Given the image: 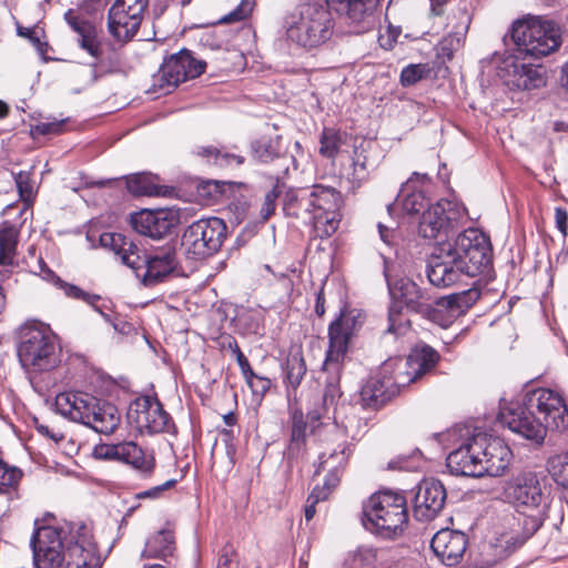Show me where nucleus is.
<instances>
[{
	"label": "nucleus",
	"instance_id": "1",
	"mask_svg": "<svg viewBox=\"0 0 568 568\" xmlns=\"http://www.w3.org/2000/svg\"><path fill=\"white\" fill-rule=\"evenodd\" d=\"M426 275L433 286L448 287L463 275L495 278L490 239L478 229L460 232L454 242H439L427 258Z\"/></svg>",
	"mask_w": 568,
	"mask_h": 568
},
{
	"label": "nucleus",
	"instance_id": "2",
	"mask_svg": "<svg viewBox=\"0 0 568 568\" xmlns=\"http://www.w3.org/2000/svg\"><path fill=\"white\" fill-rule=\"evenodd\" d=\"M30 538L34 568H95L99 558L85 524L71 525L69 535L52 526H38Z\"/></svg>",
	"mask_w": 568,
	"mask_h": 568
},
{
	"label": "nucleus",
	"instance_id": "3",
	"mask_svg": "<svg viewBox=\"0 0 568 568\" xmlns=\"http://www.w3.org/2000/svg\"><path fill=\"white\" fill-rule=\"evenodd\" d=\"M499 425L540 446L548 428L566 429L568 409L558 393L537 388L526 394L523 405L503 406L499 403Z\"/></svg>",
	"mask_w": 568,
	"mask_h": 568
},
{
	"label": "nucleus",
	"instance_id": "4",
	"mask_svg": "<svg viewBox=\"0 0 568 568\" xmlns=\"http://www.w3.org/2000/svg\"><path fill=\"white\" fill-rule=\"evenodd\" d=\"M364 320L365 316L359 310L349 308L345 304L328 325V346L322 365V371L327 374L322 398L323 407L329 405L347 407L345 404H338L343 396L341 377L351 341L357 335L364 324Z\"/></svg>",
	"mask_w": 568,
	"mask_h": 568
},
{
	"label": "nucleus",
	"instance_id": "5",
	"mask_svg": "<svg viewBox=\"0 0 568 568\" xmlns=\"http://www.w3.org/2000/svg\"><path fill=\"white\" fill-rule=\"evenodd\" d=\"M452 448L446 457V466L452 475L480 477L487 471L485 462L493 454L488 452L489 438L486 433L477 432L466 425H457L443 435Z\"/></svg>",
	"mask_w": 568,
	"mask_h": 568
},
{
	"label": "nucleus",
	"instance_id": "6",
	"mask_svg": "<svg viewBox=\"0 0 568 568\" xmlns=\"http://www.w3.org/2000/svg\"><path fill=\"white\" fill-rule=\"evenodd\" d=\"M332 12L326 1L300 3L283 19L286 39L307 50L325 44L334 34Z\"/></svg>",
	"mask_w": 568,
	"mask_h": 568
},
{
	"label": "nucleus",
	"instance_id": "7",
	"mask_svg": "<svg viewBox=\"0 0 568 568\" xmlns=\"http://www.w3.org/2000/svg\"><path fill=\"white\" fill-rule=\"evenodd\" d=\"M407 523V501L402 494L381 490L363 504L362 525L378 538L393 540L402 536Z\"/></svg>",
	"mask_w": 568,
	"mask_h": 568
},
{
	"label": "nucleus",
	"instance_id": "8",
	"mask_svg": "<svg viewBox=\"0 0 568 568\" xmlns=\"http://www.w3.org/2000/svg\"><path fill=\"white\" fill-rule=\"evenodd\" d=\"M17 356L26 372L44 373L60 366L62 348L49 328L24 324L19 328Z\"/></svg>",
	"mask_w": 568,
	"mask_h": 568
},
{
	"label": "nucleus",
	"instance_id": "9",
	"mask_svg": "<svg viewBox=\"0 0 568 568\" xmlns=\"http://www.w3.org/2000/svg\"><path fill=\"white\" fill-rule=\"evenodd\" d=\"M510 37L519 53L535 59L557 51L562 42L560 29L556 23L535 17L515 21Z\"/></svg>",
	"mask_w": 568,
	"mask_h": 568
},
{
	"label": "nucleus",
	"instance_id": "10",
	"mask_svg": "<svg viewBox=\"0 0 568 568\" xmlns=\"http://www.w3.org/2000/svg\"><path fill=\"white\" fill-rule=\"evenodd\" d=\"M503 499L517 509L515 517L519 519H534L538 516L542 525L547 517L549 498L532 473H519L505 480Z\"/></svg>",
	"mask_w": 568,
	"mask_h": 568
},
{
	"label": "nucleus",
	"instance_id": "11",
	"mask_svg": "<svg viewBox=\"0 0 568 568\" xmlns=\"http://www.w3.org/2000/svg\"><path fill=\"white\" fill-rule=\"evenodd\" d=\"M227 237V225L217 216L202 217L187 225L181 235V250L187 260L203 261L216 254Z\"/></svg>",
	"mask_w": 568,
	"mask_h": 568
},
{
	"label": "nucleus",
	"instance_id": "12",
	"mask_svg": "<svg viewBox=\"0 0 568 568\" xmlns=\"http://www.w3.org/2000/svg\"><path fill=\"white\" fill-rule=\"evenodd\" d=\"M125 260L130 261L128 256ZM179 267L176 242L173 240L149 253L140 248L138 255L131 258V268L148 287L164 282Z\"/></svg>",
	"mask_w": 568,
	"mask_h": 568
},
{
	"label": "nucleus",
	"instance_id": "13",
	"mask_svg": "<svg viewBox=\"0 0 568 568\" xmlns=\"http://www.w3.org/2000/svg\"><path fill=\"white\" fill-rule=\"evenodd\" d=\"M205 69L204 60L196 59L191 50L182 48L163 59L159 72L153 77V87L162 94H170L181 83L202 75Z\"/></svg>",
	"mask_w": 568,
	"mask_h": 568
},
{
	"label": "nucleus",
	"instance_id": "14",
	"mask_svg": "<svg viewBox=\"0 0 568 568\" xmlns=\"http://www.w3.org/2000/svg\"><path fill=\"white\" fill-rule=\"evenodd\" d=\"M128 422L140 434H178L171 415L156 396H140L133 399L126 413Z\"/></svg>",
	"mask_w": 568,
	"mask_h": 568
},
{
	"label": "nucleus",
	"instance_id": "15",
	"mask_svg": "<svg viewBox=\"0 0 568 568\" xmlns=\"http://www.w3.org/2000/svg\"><path fill=\"white\" fill-rule=\"evenodd\" d=\"M310 195L315 217L314 234L320 239L331 237L339 227L343 195L335 187L323 184L310 186Z\"/></svg>",
	"mask_w": 568,
	"mask_h": 568
},
{
	"label": "nucleus",
	"instance_id": "16",
	"mask_svg": "<svg viewBox=\"0 0 568 568\" xmlns=\"http://www.w3.org/2000/svg\"><path fill=\"white\" fill-rule=\"evenodd\" d=\"M351 34H364L378 23L383 0H326Z\"/></svg>",
	"mask_w": 568,
	"mask_h": 568
},
{
	"label": "nucleus",
	"instance_id": "17",
	"mask_svg": "<svg viewBox=\"0 0 568 568\" xmlns=\"http://www.w3.org/2000/svg\"><path fill=\"white\" fill-rule=\"evenodd\" d=\"M463 217L464 211L457 204L448 200H440L422 213L418 234L424 239L438 240L437 244L448 242V236L456 232Z\"/></svg>",
	"mask_w": 568,
	"mask_h": 568
},
{
	"label": "nucleus",
	"instance_id": "18",
	"mask_svg": "<svg viewBox=\"0 0 568 568\" xmlns=\"http://www.w3.org/2000/svg\"><path fill=\"white\" fill-rule=\"evenodd\" d=\"M385 364L377 373L371 375L358 392V404L365 410H378L399 393L400 386H406L402 373L394 368L393 374Z\"/></svg>",
	"mask_w": 568,
	"mask_h": 568
},
{
	"label": "nucleus",
	"instance_id": "19",
	"mask_svg": "<svg viewBox=\"0 0 568 568\" xmlns=\"http://www.w3.org/2000/svg\"><path fill=\"white\" fill-rule=\"evenodd\" d=\"M499 81L510 91H531L547 84L546 69L540 64L525 63L517 54L499 59Z\"/></svg>",
	"mask_w": 568,
	"mask_h": 568
},
{
	"label": "nucleus",
	"instance_id": "20",
	"mask_svg": "<svg viewBox=\"0 0 568 568\" xmlns=\"http://www.w3.org/2000/svg\"><path fill=\"white\" fill-rule=\"evenodd\" d=\"M93 456L97 459L128 465L144 478L151 477L156 466L154 454L146 453L132 440L98 444L93 448Z\"/></svg>",
	"mask_w": 568,
	"mask_h": 568
},
{
	"label": "nucleus",
	"instance_id": "21",
	"mask_svg": "<svg viewBox=\"0 0 568 568\" xmlns=\"http://www.w3.org/2000/svg\"><path fill=\"white\" fill-rule=\"evenodd\" d=\"M180 221V211L174 207L142 209L130 214L131 227L140 235L153 240H161L173 233Z\"/></svg>",
	"mask_w": 568,
	"mask_h": 568
},
{
	"label": "nucleus",
	"instance_id": "22",
	"mask_svg": "<svg viewBox=\"0 0 568 568\" xmlns=\"http://www.w3.org/2000/svg\"><path fill=\"white\" fill-rule=\"evenodd\" d=\"M480 292L473 286L459 293H452L435 300L430 305L428 320L439 326L449 327L459 316L464 315L479 298Z\"/></svg>",
	"mask_w": 568,
	"mask_h": 568
},
{
	"label": "nucleus",
	"instance_id": "23",
	"mask_svg": "<svg viewBox=\"0 0 568 568\" xmlns=\"http://www.w3.org/2000/svg\"><path fill=\"white\" fill-rule=\"evenodd\" d=\"M447 491L444 484L434 477L424 478L416 487L413 515L418 521H430L444 509Z\"/></svg>",
	"mask_w": 568,
	"mask_h": 568
},
{
	"label": "nucleus",
	"instance_id": "24",
	"mask_svg": "<svg viewBox=\"0 0 568 568\" xmlns=\"http://www.w3.org/2000/svg\"><path fill=\"white\" fill-rule=\"evenodd\" d=\"M384 274L392 297V302H398L409 312L422 315L428 320L430 311V295L409 277H400L395 282L388 278L386 268Z\"/></svg>",
	"mask_w": 568,
	"mask_h": 568
},
{
	"label": "nucleus",
	"instance_id": "25",
	"mask_svg": "<svg viewBox=\"0 0 568 568\" xmlns=\"http://www.w3.org/2000/svg\"><path fill=\"white\" fill-rule=\"evenodd\" d=\"M541 527L540 517L519 519L515 515L503 518V531L499 534V559H504L520 548Z\"/></svg>",
	"mask_w": 568,
	"mask_h": 568
},
{
	"label": "nucleus",
	"instance_id": "26",
	"mask_svg": "<svg viewBox=\"0 0 568 568\" xmlns=\"http://www.w3.org/2000/svg\"><path fill=\"white\" fill-rule=\"evenodd\" d=\"M250 155L253 161L260 164L280 163L281 172L286 174L291 163L296 160L288 151L281 134H263L250 142Z\"/></svg>",
	"mask_w": 568,
	"mask_h": 568
},
{
	"label": "nucleus",
	"instance_id": "27",
	"mask_svg": "<svg viewBox=\"0 0 568 568\" xmlns=\"http://www.w3.org/2000/svg\"><path fill=\"white\" fill-rule=\"evenodd\" d=\"M467 547V535L448 528L437 531L430 540L432 550L447 567L457 566L462 561Z\"/></svg>",
	"mask_w": 568,
	"mask_h": 568
},
{
	"label": "nucleus",
	"instance_id": "28",
	"mask_svg": "<svg viewBox=\"0 0 568 568\" xmlns=\"http://www.w3.org/2000/svg\"><path fill=\"white\" fill-rule=\"evenodd\" d=\"M440 358L439 353L429 345L415 347L408 356L394 362L397 373H402L406 385L432 371Z\"/></svg>",
	"mask_w": 568,
	"mask_h": 568
},
{
	"label": "nucleus",
	"instance_id": "29",
	"mask_svg": "<svg viewBox=\"0 0 568 568\" xmlns=\"http://www.w3.org/2000/svg\"><path fill=\"white\" fill-rule=\"evenodd\" d=\"M470 22L471 17L467 9H459V23L435 48L436 59L434 61H436V69L439 70V73L448 71L446 63L452 61L455 52L464 45Z\"/></svg>",
	"mask_w": 568,
	"mask_h": 568
},
{
	"label": "nucleus",
	"instance_id": "30",
	"mask_svg": "<svg viewBox=\"0 0 568 568\" xmlns=\"http://www.w3.org/2000/svg\"><path fill=\"white\" fill-rule=\"evenodd\" d=\"M85 413L89 418H83L82 424L100 434H112L121 422L119 409L113 403L94 396L89 398Z\"/></svg>",
	"mask_w": 568,
	"mask_h": 568
},
{
	"label": "nucleus",
	"instance_id": "31",
	"mask_svg": "<svg viewBox=\"0 0 568 568\" xmlns=\"http://www.w3.org/2000/svg\"><path fill=\"white\" fill-rule=\"evenodd\" d=\"M281 377L287 396L296 394L307 374V364L302 345H292L286 356L281 361Z\"/></svg>",
	"mask_w": 568,
	"mask_h": 568
},
{
	"label": "nucleus",
	"instance_id": "32",
	"mask_svg": "<svg viewBox=\"0 0 568 568\" xmlns=\"http://www.w3.org/2000/svg\"><path fill=\"white\" fill-rule=\"evenodd\" d=\"M310 186L290 187L282 199V211L286 217L302 221L314 229Z\"/></svg>",
	"mask_w": 568,
	"mask_h": 568
},
{
	"label": "nucleus",
	"instance_id": "33",
	"mask_svg": "<svg viewBox=\"0 0 568 568\" xmlns=\"http://www.w3.org/2000/svg\"><path fill=\"white\" fill-rule=\"evenodd\" d=\"M142 20L143 14L133 16L131 9L112 4L108 13V30L115 40L129 42L138 33Z\"/></svg>",
	"mask_w": 568,
	"mask_h": 568
},
{
	"label": "nucleus",
	"instance_id": "34",
	"mask_svg": "<svg viewBox=\"0 0 568 568\" xmlns=\"http://www.w3.org/2000/svg\"><path fill=\"white\" fill-rule=\"evenodd\" d=\"M307 429L303 410L293 409L290 415V437L284 450V456L290 464L306 455Z\"/></svg>",
	"mask_w": 568,
	"mask_h": 568
},
{
	"label": "nucleus",
	"instance_id": "35",
	"mask_svg": "<svg viewBox=\"0 0 568 568\" xmlns=\"http://www.w3.org/2000/svg\"><path fill=\"white\" fill-rule=\"evenodd\" d=\"M64 20L71 30L78 34V45L88 54L97 52V42L101 39L95 23L77 13L73 9H69L64 13Z\"/></svg>",
	"mask_w": 568,
	"mask_h": 568
},
{
	"label": "nucleus",
	"instance_id": "36",
	"mask_svg": "<svg viewBox=\"0 0 568 568\" xmlns=\"http://www.w3.org/2000/svg\"><path fill=\"white\" fill-rule=\"evenodd\" d=\"M95 51L93 54H90L94 58V62L91 63L94 80L121 71V53L112 42L108 41L104 43L102 40H99Z\"/></svg>",
	"mask_w": 568,
	"mask_h": 568
},
{
	"label": "nucleus",
	"instance_id": "37",
	"mask_svg": "<svg viewBox=\"0 0 568 568\" xmlns=\"http://www.w3.org/2000/svg\"><path fill=\"white\" fill-rule=\"evenodd\" d=\"M129 193L134 196H165L170 194V187L160 185L158 174L151 172H138L124 176Z\"/></svg>",
	"mask_w": 568,
	"mask_h": 568
},
{
	"label": "nucleus",
	"instance_id": "38",
	"mask_svg": "<svg viewBox=\"0 0 568 568\" xmlns=\"http://www.w3.org/2000/svg\"><path fill=\"white\" fill-rule=\"evenodd\" d=\"M89 398L91 396L88 394L60 393L55 397V409L61 416L82 424L83 418H89L85 413Z\"/></svg>",
	"mask_w": 568,
	"mask_h": 568
},
{
	"label": "nucleus",
	"instance_id": "39",
	"mask_svg": "<svg viewBox=\"0 0 568 568\" xmlns=\"http://www.w3.org/2000/svg\"><path fill=\"white\" fill-rule=\"evenodd\" d=\"M241 187L246 189V183L221 180H200L196 184V193L204 203L214 204L224 201L225 195H232L235 189Z\"/></svg>",
	"mask_w": 568,
	"mask_h": 568
},
{
	"label": "nucleus",
	"instance_id": "40",
	"mask_svg": "<svg viewBox=\"0 0 568 568\" xmlns=\"http://www.w3.org/2000/svg\"><path fill=\"white\" fill-rule=\"evenodd\" d=\"M352 454L353 449L349 444L344 443L339 446V452H336L334 455V458H337V464L331 465L324 478L323 485H317L314 487L320 488V495H325V498L328 499L331 494L338 487Z\"/></svg>",
	"mask_w": 568,
	"mask_h": 568
},
{
	"label": "nucleus",
	"instance_id": "41",
	"mask_svg": "<svg viewBox=\"0 0 568 568\" xmlns=\"http://www.w3.org/2000/svg\"><path fill=\"white\" fill-rule=\"evenodd\" d=\"M100 245L105 248H110L116 255L121 257L123 264L131 268V261H126L128 256L130 260L138 255L140 247L126 235L116 232H105L100 235Z\"/></svg>",
	"mask_w": 568,
	"mask_h": 568
},
{
	"label": "nucleus",
	"instance_id": "42",
	"mask_svg": "<svg viewBox=\"0 0 568 568\" xmlns=\"http://www.w3.org/2000/svg\"><path fill=\"white\" fill-rule=\"evenodd\" d=\"M175 550L174 531L163 528L148 538L142 555L146 558H166Z\"/></svg>",
	"mask_w": 568,
	"mask_h": 568
},
{
	"label": "nucleus",
	"instance_id": "43",
	"mask_svg": "<svg viewBox=\"0 0 568 568\" xmlns=\"http://www.w3.org/2000/svg\"><path fill=\"white\" fill-rule=\"evenodd\" d=\"M19 230L4 221L0 225V266H13L18 253Z\"/></svg>",
	"mask_w": 568,
	"mask_h": 568
},
{
	"label": "nucleus",
	"instance_id": "44",
	"mask_svg": "<svg viewBox=\"0 0 568 568\" xmlns=\"http://www.w3.org/2000/svg\"><path fill=\"white\" fill-rule=\"evenodd\" d=\"M235 347V351L237 354V364L240 366L241 373L247 384V386L251 388L254 396H258L260 398H263L265 394L270 390L272 386V381L268 377L261 376L256 374L253 368L251 367V364L246 356L243 354L241 348H237L236 345H233V348Z\"/></svg>",
	"mask_w": 568,
	"mask_h": 568
},
{
	"label": "nucleus",
	"instance_id": "45",
	"mask_svg": "<svg viewBox=\"0 0 568 568\" xmlns=\"http://www.w3.org/2000/svg\"><path fill=\"white\" fill-rule=\"evenodd\" d=\"M237 333L245 335H258L264 328L263 315L260 311L241 306L232 318Z\"/></svg>",
	"mask_w": 568,
	"mask_h": 568
},
{
	"label": "nucleus",
	"instance_id": "46",
	"mask_svg": "<svg viewBox=\"0 0 568 568\" xmlns=\"http://www.w3.org/2000/svg\"><path fill=\"white\" fill-rule=\"evenodd\" d=\"M23 477V471L9 465L0 455V494L7 495L10 500L19 498V485Z\"/></svg>",
	"mask_w": 568,
	"mask_h": 568
},
{
	"label": "nucleus",
	"instance_id": "47",
	"mask_svg": "<svg viewBox=\"0 0 568 568\" xmlns=\"http://www.w3.org/2000/svg\"><path fill=\"white\" fill-rule=\"evenodd\" d=\"M439 70L436 69V61L426 63H412L403 68L399 75V83L403 88H409L424 79L438 77Z\"/></svg>",
	"mask_w": 568,
	"mask_h": 568
},
{
	"label": "nucleus",
	"instance_id": "48",
	"mask_svg": "<svg viewBox=\"0 0 568 568\" xmlns=\"http://www.w3.org/2000/svg\"><path fill=\"white\" fill-rule=\"evenodd\" d=\"M195 154L205 159L207 164L217 168L230 166L232 162H235L236 165H242L245 162L243 155L230 153L213 145L199 146Z\"/></svg>",
	"mask_w": 568,
	"mask_h": 568
},
{
	"label": "nucleus",
	"instance_id": "49",
	"mask_svg": "<svg viewBox=\"0 0 568 568\" xmlns=\"http://www.w3.org/2000/svg\"><path fill=\"white\" fill-rule=\"evenodd\" d=\"M344 138H346L345 133L324 128L320 138V154L327 159H335L344 142Z\"/></svg>",
	"mask_w": 568,
	"mask_h": 568
},
{
	"label": "nucleus",
	"instance_id": "50",
	"mask_svg": "<svg viewBox=\"0 0 568 568\" xmlns=\"http://www.w3.org/2000/svg\"><path fill=\"white\" fill-rule=\"evenodd\" d=\"M403 305L392 302L388 307V326L386 332L395 336L405 335L410 328V321L404 316Z\"/></svg>",
	"mask_w": 568,
	"mask_h": 568
},
{
	"label": "nucleus",
	"instance_id": "51",
	"mask_svg": "<svg viewBox=\"0 0 568 568\" xmlns=\"http://www.w3.org/2000/svg\"><path fill=\"white\" fill-rule=\"evenodd\" d=\"M49 276L55 278L54 286L62 290L65 294V296L73 298V300H80L89 305H93L94 302L101 301V296L98 294H92L89 292L83 291L81 287L68 283L63 281L60 276H58L55 273H49Z\"/></svg>",
	"mask_w": 568,
	"mask_h": 568
},
{
	"label": "nucleus",
	"instance_id": "52",
	"mask_svg": "<svg viewBox=\"0 0 568 568\" xmlns=\"http://www.w3.org/2000/svg\"><path fill=\"white\" fill-rule=\"evenodd\" d=\"M17 34L21 38L28 39L36 48L38 53L42 57L45 55L50 48L47 41H42V38H44L45 36V32L42 28H39L37 26L26 28L17 23Z\"/></svg>",
	"mask_w": 568,
	"mask_h": 568
},
{
	"label": "nucleus",
	"instance_id": "53",
	"mask_svg": "<svg viewBox=\"0 0 568 568\" xmlns=\"http://www.w3.org/2000/svg\"><path fill=\"white\" fill-rule=\"evenodd\" d=\"M369 145L367 142H362L359 145L354 146L353 168L354 175L358 178H363L374 166V162L371 161L367 154Z\"/></svg>",
	"mask_w": 568,
	"mask_h": 568
},
{
	"label": "nucleus",
	"instance_id": "54",
	"mask_svg": "<svg viewBox=\"0 0 568 568\" xmlns=\"http://www.w3.org/2000/svg\"><path fill=\"white\" fill-rule=\"evenodd\" d=\"M497 564V549L493 542H483L474 559L475 568H493Z\"/></svg>",
	"mask_w": 568,
	"mask_h": 568
},
{
	"label": "nucleus",
	"instance_id": "55",
	"mask_svg": "<svg viewBox=\"0 0 568 568\" xmlns=\"http://www.w3.org/2000/svg\"><path fill=\"white\" fill-rule=\"evenodd\" d=\"M19 192V196L23 202L34 199L32 173L30 171H19L13 175Z\"/></svg>",
	"mask_w": 568,
	"mask_h": 568
},
{
	"label": "nucleus",
	"instance_id": "56",
	"mask_svg": "<svg viewBox=\"0 0 568 568\" xmlns=\"http://www.w3.org/2000/svg\"><path fill=\"white\" fill-rule=\"evenodd\" d=\"M251 186L246 184V189H235L231 195H225L224 200L230 201V204L234 206V210L239 214H244L251 204Z\"/></svg>",
	"mask_w": 568,
	"mask_h": 568
},
{
	"label": "nucleus",
	"instance_id": "57",
	"mask_svg": "<svg viewBox=\"0 0 568 568\" xmlns=\"http://www.w3.org/2000/svg\"><path fill=\"white\" fill-rule=\"evenodd\" d=\"M422 458V452L416 449L410 455H399L390 459L387 464V468L390 470H414L418 467L416 462Z\"/></svg>",
	"mask_w": 568,
	"mask_h": 568
},
{
	"label": "nucleus",
	"instance_id": "58",
	"mask_svg": "<svg viewBox=\"0 0 568 568\" xmlns=\"http://www.w3.org/2000/svg\"><path fill=\"white\" fill-rule=\"evenodd\" d=\"M378 549L368 546H359L354 554V561L359 568H376Z\"/></svg>",
	"mask_w": 568,
	"mask_h": 568
},
{
	"label": "nucleus",
	"instance_id": "59",
	"mask_svg": "<svg viewBox=\"0 0 568 568\" xmlns=\"http://www.w3.org/2000/svg\"><path fill=\"white\" fill-rule=\"evenodd\" d=\"M253 10V2L250 0H242L235 9H233L227 14L223 16L217 23L219 24H227L233 22H240L245 20Z\"/></svg>",
	"mask_w": 568,
	"mask_h": 568
},
{
	"label": "nucleus",
	"instance_id": "60",
	"mask_svg": "<svg viewBox=\"0 0 568 568\" xmlns=\"http://www.w3.org/2000/svg\"><path fill=\"white\" fill-rule=\"evenodd\" d=\"M216 568H240L239 552L232 542H226L221 548Z\"/></svg>",
	"mask_w": 568,
	"mask_h": 568
},
{
	"label": "nucleus",
	"instance_id": "61",
	"mask_svg": "<svg viewBox=\"0 0 568 568\" xmlns=\"http://www.w3.org/2000/svg\"><path fill=\"white\" fill-rule=\"evenodd\" d=\"M281 194L280 185L276 183L264 196L260 214L262 220L267 221L275 212L276 200Z\"/></svg>",
	"mask_w": 568,
	"mask_h": 568
},
{
	"label": "nucleus",
	"instance_id": "62",
	"mask_svg": "<svg viewBox=\"0 0 568 568\" xmlns=\"http://www.w3.org/2000/svg\"><path fill=\"white\" fill-rule=\"evenodd\" d=\"M113 329L122 336H136L138 328L135 325L126 320V317L120 313H114L112 321L110 322Z\"/></svg>",
	"mask_w": 568,
	"mask_h": 568
},
{
	"label": "nucleus",
	"instance_id": "63",
	"mask_svg": "<svg viewBox=\"0 0 568 568\" xmlns=\"http://www.w3.org/2000/svg\"><path fill=\"white\" fill-rule=\"evenodd\" d=\"M65 120L40 122L31 128L32 135H57L64 131Z\"/></svg>",
	"mask_w": 568,
	"mask_h": 568
},
{
	"label": "nucleus",
	"instance_id": "64",
	"mask_svg": "<svg viewBox=\"0 0 568 568\" xmlns=\"http://www.w3.org/2000/svg\"><path fill=\"white\" fill-rule=\"evenodd\" d=\"M318 493H320V488H313V490L311 491V494L307 497L305 509H304V516H305L306 521H310L314 518V516L316 514V505L320 501L327 500L325 498V495H320Z\"/></svg>",
	"mask_w": 568,
	"mask_h": 568
}]
</instances>
